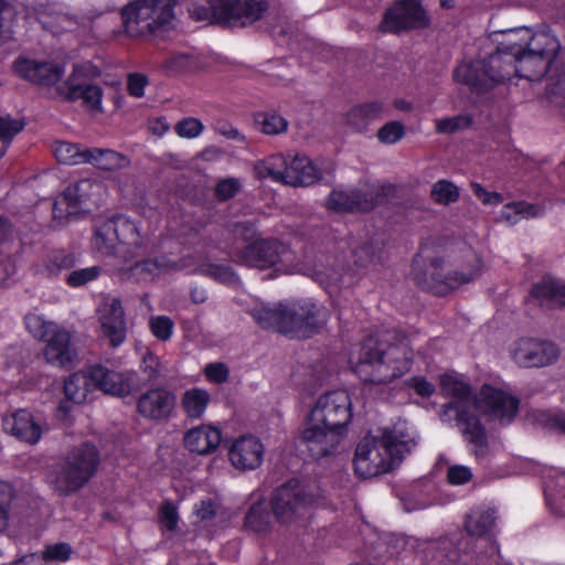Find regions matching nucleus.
Masks as SVG:
<instances>
[{
  "mask_svg": "<svg viewBox=\"0 0 565 565\" xmlns=\"http://www.w3.org/2000/svg\"><path fill=\"white\" fill-rule=\"evenodd\" d=\"M472 119L468 115H458L450 118H440L435 121L438 134H454L469 127Z\"/></svg>",
  "mask_w": 565,
  "mask_h": 565,
  "instance_id": "obj_48",
  "label": "nucleus"
},
{
  "mask_svg": "<svg viewBox=\"0 0 565 565\" xmlns=\"http://www.w3.org/2000/svg\"><path fill=\"white\" fill-rule=\"evenodd\" d=\"M140 367L148 381H153L160 375V362L151 352L143 355Z\"/></svg>",
  "mask_w": 565,
  "mask_h": 565,
  "instance_id": "obj_59",
  "label": "nucleus"
},
{
  "mask_svg": "<svg viewBox=\"0 0 565 565\" xmlns=\"http://www.w3.org/2000/svg\"><path fill=\"white\" fill-rule=\"evenodd\" d=\"M287 185L308 186L318 181L320 171L313 162L303 154H296L289 160L287 171Z\"/></svg>",
  "mask_w": 565,
  "mask_h": 565,
  "instance_id": "obj_29",
  "label": "nucleus"
},
{
  "mask_svg": "<svg viewBox=\"0 0 565 565\" xmlns=\"http://www.w3.org/2000/svg\"><path fill=\"white\" fill-rule=\"evenodd\" d=\"M245 527L257 534L267 533L271 529V515L265 503L253 504L245 515Z\"/></svg>",
  "mask_w": 565,
  "mask_h": 565,
  "instance_id": "obj_38",
  "label": "nucleus"
},
{
  "mask_svg": "<svg viewBox=\"0 0 565 565\" xmlns=\"http://www.w3.org/2000/svg\"><path fill=\"white\" fill-rule=\"evenodd\" d=\"M177 0H134L121 10L126 33L140 38L171 24Z\"/></svg>",
  "mask_w": 565,
  "mask_h": 565,
  "instance_id": "obj_8",
  "label": "nucleus"
},
{
  "mask_svg": "<svg viewBox=\"0 0 565 565\" xmlns=\"http://www.w3.org/2000/svg\"><path fill=\"white\" fill-rule=\"evenodd\" d=\"M288 164L289 160L284 154H271L257 161L254 166V172L258 179H270L287 184Z\"/></svg>",
  "mask_w": 565,
  "mask_h": 565,
  "instance_id": "obj_30",
  "label": "nucleus"
},
{
  "mask_svg": "<svg viewBox=\"0 0 565 565\" xmlns=\"http://www.w3.org/2000/svg\"><path fill=\"white\" fill-rule=\"evenodd\" d=\"M94 388L114 396H126L131 391V375L102 365L90 367Z\"/></svg>",
  "mask_w": 565,
  "mask_h": 565,
  "instance_id": "obj_25",
  "label": "nucleus"
},
{
  "mask_svg": "<svg viewBox=\"0 0 565 565\" xmlns=\"http://www.w3.org/2000/svg\"><path fill=\"white\" fill-rule=\"evenodd\" d=\"M507 210H513L515 214L524 218L539 217L544 214V206L540 204H532L524 201L514 202L505 205Z\"/></svg>",
  "mask_w": 565,
  "mask_h": 565,
  "instance_id": "obj_54",
  "label": "nucleus"
},
{
  "mask_svg": "<svg viewBox=\"0 0 565 565\" xmlns=\"http://www.w3.org/2000/svg\"><path fill=\"white\" fill-rule=\"evenodd\" d=\"M436 548L438 550L441 559H446L451 564H467V562L462 559L461 551L456 540L441 537L436 542Z\"/></svg>",
  "mask_w": 565,
  "mask_h": 565,
  "instance_id": "obj_45",
  "label": "nucleus"
},
{
  "mask_svg": "<svg viewBox=\"0 0 565 565\" xmlns=\"http://www.w3.org/2000/svg\"><path fill=\"white\" fill-rule=\"evenodd\" d=\"M417 445V436L405 422L396 423L381 436L366 435L355 448L354 471L363 479L386 473L398 466Z\"/></svg>",
  "mask_w": 565,
  "mask_h": 565,
  "instance_id": "obj_3",
  "label": "nucleus"
},
{
  "mask_svg": "<svg viewBox=\"0 0 565 565\" xmlns=\"http://www.w3.org/2000/svg\"><path fill=\"white\" fill-rule=\"evenodd\" d=\"M546 89L551 96H561L565 100V73L548 75Z\"/></svg>",
  "mask_w": 565,
  "mask_h": 565,
  "instance_id": "obj_62",
  "label": "nucleus"
},
{
  "mask_svg": "<svg viewBox=\"0 0 565 565\" xmlns=\"http://www.w3.org/2000/svg\"><path fill=\"white\" fill-rule=\"evenodd\" d=\"M76 263L75 255L65 250L53 252L45 262V267L51 275H56L63 269L72 268Z\"/></svg>",
  "mask_w": 565,
  "mask_h": 565,
  "instance_id": "obj_44",
  "label": "nucleus"
},
{
  "mask_svg": "<svg viewBox=\"0 0 565 565\" xmlns=\"http://www.w3.org/2000/svg\"><path fill=\"white\" fill-rule=\"evenodd\" d=\"M93 388L94 384L90 377V367L87 372H76L72 374L64 383L66 398L75 404L84 403Z\"/></svg>",
  "mask_w": 565,
  "mask_h": 565,
  "instance_id": "obj_32",
  "label": "nucleus"
},
{
  "mask_svg": "<svg viewBox=\"0 0 565 565\" xmlns=\"http://www.w3.org/2000/svg\"><path fill=\"white\" fill-rule=\"evenodd\" d=\"M267 9L266 0H198L189 13L196 21L246 26L259 20Z\"/></svg>",
  "mask_w": 565,
  "mask_h": 565,
  "instance_id": "obj_7",
  "label": "nucleus"
},
{
  "mask_svg": "<svg viewBox=\"0 0 565 565\" xmlns=\"http://www.w3.org/2000/svg\"><path fill=\"white\" fill-rule=\"evenodd\" d=\"M3 427L18 439L31 445L36 444L42 435L41 426L34 420L31 413L25 409H19L11 418H7Z\"/></svg>",
  "mask_w": 565,
  "mask_h": 565,
  "instance_id": "obj_28",
  "label": "nucleus"
},
{
  "mask_svg": "<svg viewBox=\"0 0 565 565\" xmlns=\"http://www.w3.org/2000/svg\"><path fill=\"white\" fill-rule=\"evenodd\" d=\"M44 341V356L49 363L61 367L72 364L76 353L71 345V334L66 330L56 328Z\"/></svg>",
  "mask_w": 565,
  "mask_h": 565,
  "instance_id": "obj_26",
  "label": "nucleus"
},
{
  "mask_svg": "<svg viewBox=\"0 0 565 565\" xmlns=\"http://www.w3.org/2000/svg\"><path fill=\"white\" fill-rule=\"evenodd\" d=\"M152 334L161 340L167 341L170 339L173 330V321L166 316L152 317L149 321Z\"/></svg>",
  "mask_w": 565,
  "mask_h": 565,
  "instance_id": "obj_52",
  "label": "nucleus"
},
{
  "mask_svg": "<svg viewBox=\"0 0 565 565\" xmlns=\"http://www.w3.org/2000/svg\"><path fill=\"white\" fill-rule=\"evenodd\" d=\"M100 274L99 266L86 267L77 270H73L66 278L68 286L77 288L86 285L89 281L97 279Z\"/></svg>",
  "mask_w": 565,
  "mask_h": 565,
  "instance_id": "obj_49",
  "label": "nucleus"
},
{
  "mask_svg": "<svg viewBox=\"0 0 565 565\" xmlns=\"http://www.w3.org/2000/svg\"><path fill=\"white\" fill-rule=\"evenodd\" d=\"M310 416L316 422H322L343 431L352 419V403L344 390L330 391L321 395L311 408Z\"/></svg>",
  "mask_w": 565,
  "mask_h": 565,
  "instance_id": "obj_16",
  "label": "nucleus"
},
{
  "mask_svg": "<svg viewBox=\"0 0 565 565\" xmlns=\"http://www.w3.org/2000/svg\"><path fill=\"white\" fill-rule=\"evenodd\" d=\"M536 420L547 428H555L565 433V414L540 413Z\"/></svg>",
  "mask_w": 565,
  "mask_h": 565,
  "instance_id": "obj_60",
  "label": "nucleus"
},
{
  "mask_svg": "<svg viewBox=\"0 0 565 565\" xmlns=\"http://www.w3.org/2000/svg\"><path fill=\"white\" fill-rule=\"evenodd\" d=\"M328 320V310L310 301L284 303L280 332L309 337L321 329Z\"/></svg>",
  "mask_w": 565,
  "mask_h": 565,
  "instance_id": "obj_14",
  "label": "nucleus"
},
{
  "mask_svg": "<svg viewBox=\"0 0 565 565\" xmlns=\"http://www.w3.org/2000/svg\"><path fill=\"white\" fill-rule=\"evenodd\" d=\"M89 148L67 141H56L53 145V153L56 160L64 164L87 163Z\"/></svg>",
  "mask_w": 565,
  "mask_h": 565,
  "instance_id": "obj_36",
  "label": "nucleus"
},
{
  "mask_svg": "<svg viewBox=\"0 0 565 565\" xmlns=\"http://www.w3.org/2000/svg\"><path fill=\"white\" fill-rule=\"evenodd\" d=\"M561 50L558 39L548 31L535 33L531 46L515 57L514 74L527 81H539L547 72H552V64Z\"/></svg>",
  "mask_w": 565,
  "mask_h": 565,
  "instance_id": "obj_9",
  "label": "nucleus"
},
{
  "mask_svg": "<svg viewBox=\"0 0 565 565\" xmlns=\"http://www.w3.org/2000/svg\"><path fill=\"white\" fill-rule=\"evenodd\" d=\"M184 446L198 455L213 452L222 440L221 430L210 425H201L184 435Z\"/></svg>",
  "mask_w": 565,
  "mask_h": 565,
  "instance_id": "obj_27",
  "label": "nucleus"
},
{
  "mask_svg": "<svg viewBox=\"0 0 565 565\" xmlns=\"http://www.w3.org/2000/svg\"><path fill=\"white\" fill-rule=\"evenodd\" d=\"M102 185L90 180H81L70 184L63 192V196L54 203V217H63L64 206L67 215L79 212H88L97 202L94 199L99 193Z\"/></svg>",
  "mask_w": 565,
  "mask_h": 565,
  "instance_id": "obj_19",
  "label": "nucleus"
},
{
  "mask_svg": "<svg viewBox=\"0 0 565 565\" xmlns=\"http://www.w3.org/2000/svg\"><path fill=\"white\" fill-rule=\"evenodd\" d=\"M242 183L237 178H225L215 185V196L218 201H227L234 198L241 190Z\"/></svg>",
  "mask_w": 565,
  "mask_h": 565,
  "instance_id": "obj_50",
  "label": "nucleus"
},
{
  "mask_svg": "<svg viewBox=\"0 0 565 565\" xmlns=\"http://www.w3.org/2000/svg\"><path fill=\"white\" fill-rule=\"evenodd\" d=\"M430 198L437 204L449 205L458 201L459 189L451 181L441 179L431 185Z\"/></svg>",
  "mask_w": 565,
  "mask_h": 565,
  "instance_id": "obj_42",
  "label": "nucleus"
},
{
  "mask_svg": "<svg viewBox=\"0 0 565 565\" xmlns=\"http://www.w3.org/2000/svg\"><path fill=\"white\" fill-rule=\"evenodd\" d=\"M203 124L193 117L184 118L175 126V131L183 138H195L203 131Z\"/></svg>",
  "mask_w": 565,
  "mask_h": 565,
  "instance_id": "obj_53",
  "label": "nucleus"
},
{
  "mask_svg": "<svg viewBox=\"0 0 565 565\" xmlns=\"http://www.w3.org/2000/svg\"><path fill=\"white\" fill-rule=\"evenodd\" d=\"M97 313L103 334L109 339L113 347L120 345L126 339L125 313L120 300L105 298Z\"/></svg>",
  "mask_w": 565,
  "mask_h": 565,
  "instance_id": "obj_22",
  "label": "nucleus"
},
{
  "mask_svg": "<svg viewBox=\"0 0 565 565\" xmlns=\"http://www.w3.org/2000/svg\"><path fill=\"white\" fill-rule=\"evenodd\" d=\"M412 270L419 287L441 296L475 280L481 273V260L471 248H466L460 258L445 262L444 258L437 257L424 268L422 257L417 255L413 260Z\"/></svg>",
  "mask_w": 565,
  "mask_h": 565,
  "instance_id": "obj_5",
  "label": "nucleus"
},
{
  "mask_svg": "<svg viewBox=\"0 0 565 565\" xmlns=\"http://www.w3.org/2000/svg\"><path fill=\"white\" fill-rule=\"evenodd\" d=\"M473 194L486 205H499L504 199L499 192L487 191L481 184L477 182L471 183Z\"/></svg>",
  "mask_w": 565,
  "mask_h": 565,
  "instance_id": "obj_57",
  "label": "nucleus"
},
{
  "mask_svg": "<svg viewBox=\"0 0 565 565\" xmlns=\"http://www.w3.org/2000/svg\"><path fill=\"white\" fill-rule=\"evenodd\" d=\"M25 127L23 118H14L10 115L2 116V154L4 148H8L14 136L20 134Z\"/></svg>",
  "mask_w": 565,
  "mask_h": 565,
  "instance_id": "obj_46",
  "label": "nucleus"
},
{
  "mask_svg": "<svg viewBox=\"0 0 565 565\" xmlns=\"http://www.w3.org/2000/svg\"><path fill=\"white\" fill-rule=\"evenodd\" d=\"M13 71L20 77L45 87L56 85L65 73L61 64L23 57L14 62Z\"/></svg>",
  "mask_w": 565,
  "mask_h": 565,
  "instance_id": "obj_21",
  "label": "nucleus"
},
{
  "mask_svg": "<svg viewBox=\"0 0 565 565\" xmlns=\"http://www.w3.org/2000/svg\"><path fill=\"white\" fill-rule=\"evenodd\" d=\"M502 34L503 40L494 52L459 64L452 73L454 79L478 94L510 79L514 74L515 57L531 46L535 33L529 28H519Z\"/></svg>",
  "mask_w": 565,
  "mask_h": 565,
  "instance_id": "obj_2",
  "label": "nucleus"
},
{
  "mask_svg": "<svg viewBox=\"0 0 565 565\" xmlns=\"http://www.w3.org/2000/svg\"><path fill=\"white\" fill-rule=\"evenodd\" d=\"M440 390L450 399L441 406L440 420L459 429L477 459L486 457L489 452L487 431L476 412L508 425L516 416L519 399L491 385H483L476 396L468 383L447 374L440 377Z\"/></svg>",
  "mask_w": 565,
  "mask_h": 565,
  "instance_id": "obj_1",
  "label": "nucleus"
},
{
  "mask_svg": "<svg viewBox=\"0 0 565 565\" xmlns=\"http://www.w3.org/2000/svg\"><path fill=\"white\" fill-rule=\"evenodd\" d=\"M255 122L259 127V130L268 136L285 134L288 129V121L275 111L256 114Z\"/></svg>",
  "mask_w": 565,
  "mask_h": 565,
  "instance_id": "obj_40",
  "label": "nucleus"
},
{
  "mask_svg": "<svg viewBox=\"0 0 565 565\" xmlns=\"http://www.w3.org/2000/svg\"><path fill=\"white\" fill-rule=\"evenodd\" d=\"M238 264L260 270L279 266L277 270L288 271L297 266L292 250L284 243L274 239H255L235 253Z\"/></svg>",
  "mask_w": 565,
  "mask_h": 565,
  "instance_id": "obj_11",
  "label": "nucleus"
},
{
  "mask_svg": "<svg viewBox=\"0 0 565 565\" xmlns=\"http://www.w3.org/2000/svg\"><path fill=\"white\" fill-rule=\"evenodd\" d=\"M404 126L398 121H391L381 127L377 131V138L382 143L393 145L404 136Z\"/></svg>",
  "mask_w": 565,
  "mask_h": 565,
  "instance_id": "obj_51",
  "label": "nucleus"
},
{
  "mask_svg": "<svg viewBox=\"0 0 565 565\" xmlns=\"http://www.w3.org/2000/svg\"><path fill=\"white\" fill-rule=\"evenodd\" d=\"M414 351L407 337L366 338L360 349L355 372L364 382L387 384L411 371Z\"/></svg>",
  "mask_w": 565,
  "mask_h": 565,
  "instance_id": "obj_4",
  "label": "nucleus"
},
{
  "mask_svg": "<svg viewBox=\"0 0 565 565\" xmlns=\"http://www.w3.org/2000/svg\"><path fill=\"white\" fill-rule=\"evenodd\" d=\"M198 270L223 284L232 285L237 281V276L228 266L206 264L202 265Z\"/></svg>",
  "mask_w": 565,
  "mask_h": 565,
  "instance_id": "obj_47",
  "label": "nucleus"
},
{
  "mask_svg": "<svg viewBox=\"0 0 565 565\" xmlns=\"http://www.w3.org/2000/svg\"><path fill=\"white\" fill-rule=\"evenodd\" d=\"M204 375L210 382L222 384L227 382L230 369L222 362L209 363L204 367Z\"/></svg>",
  "mask_w": 565,
  "mask_h": 565,
  "instance_id": "obj_55",
  "label": "nucleus"
},
{
  "mask_svg": "<svg viewBox=\"0 0 565 565\" xmlns=\"http://www.w3.org/2000/svg\"><path fill=\"white\" fill-rule=\"evenodd\" d=\"M408 385L420 396L429 397L435 392V386L426 379L414 376L408 381Z\"/></svg>",
  "mask_w": 565,
  "mask_h": 565,
  "instance_id": "obj_63",
  "label": "nucleus"
},
{
  "mask_svg": "<svg viewBox=\"0 0 565 565\" xmlns=\"http://www.w3.org/2000/svg\"><path fill=\"white\" fill-rule=\"evenodd\" d=\"M344 435L345 431L331 427L327 423L316 422L312 416L308 415L301 431V443L312 458L320 459L333 454Z\"/></svg>",
  "mask_w": 565,
  "mask_h": 565,
  "instance_id": "obj_18",
  "label": "nucleus"
},
{
  "mask_svg": "<svg viewBox=\"0 0 565 565\" xmlns=\"http://www.w3.org/2000/svg\"><path fill=\"white\" fill-rule=\"evenodd\" d=\"M252 317L263 329H273L280 332V324L284 317V303L275 307L258 306L252 310Z\"/></svg>",
  "mask_w": 565,
  "mask_h": 565,
  "instance_id": "obj_39",
  "label": "nucleus"
},
{
  "mask_svg": "<svg viewBox=\"0 0 565 565\" xmlns=\"http://www.w3.org/2000/svg\"><path fill=\"white\" fill-rule=\"evenodd\" d=\"M159 518L161 524L169 531H174L178 526L179 522V514L177 511L175 505L170 502L166 501L159 510Z\"/></svg>",
  "mask_w": 565,
  "mask_h": 565,
  "instance_id": "obj_56",
  "label": "nucleus"
},
{
  "mask_svg": "<svg viewBox=\"0 0 565 565\" xmlns=\"http://www.w3.org/2000/svg\"><path fill=\"white\" fill-rule=\"evenodd\" d=\"M175 406V395L164 388H152L141 394L137 401L138 413L150 420H162L171 416Z\"/></svg>",
  "mask_w": 565,
  "mask_h": 565,
  "instance_id": "obj_24",
  "label": "nucleus"
},
{
  "mask_svg": "<svg viewBox=\"0 0 565 565\" xmlns=\"http://www.w3.org/2000/svg\"><path fill=\"white\" fill-rule=\"evenodd\" d=\"M96 75L90 64H76L67 79L56 87V94L66 102L81 99L83 106L92 113H104L103 89L89 81Z\"/></svg>",
  "mask_w": 565,
  "mask_h": 565,
  "instance_id": "obj_12",
  "label": "nucleus"
},
{
  "mask_svg": "<svg viewBox=\"0 0 565 565\" xmlns=\"http://www.w3.org/2000/svg\"><path fill=\"white\" fill-rule=\"evenodd\" d=\"M558 348L550 341L520 339L512 350L513 360L523 367H543L554 363Z\"/></svg>",
  "mask_w": 565,
  "mask_h": 565,
  "instance_id": "obj_20",
  "label": "nucleus"
},
{
  "mask_svg": "<svg viewBox=\"0 0 565 565\" xmlns=\"http://www.w3.org/2000/svg\"><path fill=\"white\" fill-rule=\"evenodd\" d=\"M189 65V57L184 54L172 55L166 60L163 67L172 73L177 74L182 72Z\"/></svg>",
  "mask_w": 565,
  "mask_h": 565,
  "instance_id": "obj_64",
  "label": "nucleus"
},
{
  "mask_svg": "<svg viewBox=\"0 0 565 565\" xmlns=\"http://www.w3.org/2000/svg\"><path fill=\"white\" fill-rule=\"evenodd\" d=\"M447 478L451 484H465L471 480L472 472L467 466L454 465L448 468Z\"/></svg>",
  "mask_w": 565,
  "mask_h": 565,
  "instance_id": "obj_58",
  "label": "nucleus"
},
{
  "mask_svg": "<svg viewBox=\"0 0 565 565\" xmlns=\"http://www.w3.org/2000/svg\"><path fill=\"white\" fill-rule=\"evenodd\" d=\"M390 189L391 186L364 182L349 191L335 190L328 196L327 206L335 212H367L375 207L380 198Z\"/></svg>",
  "mask_w": 565,
  "mask_h": 565,
  "instance_id": "obj_15",
  "label": "nucleus"
},
{
  "mask_svg": "<svg viewBox=\"0 0 565 565\" xmlns=\"http://www.w3.org/2000/svg\"><path fill=\"white\" fill-rule=\"evenodd\" d=\"M71 554L72 548L67 543H58L49 546L44 553V557L46 559L65 562L70 558Z\"/></svg>",
  "mask_w": 565,
  "mask_h": 565,
  "instance_id": "obj_61",
  "label": "nucleus"
},
{
  "mask_svg": "<svg viewBox=\"0 0 565 565\" xmlns=\"http://www.w3.org/2000/svg\"><path fill=\"white\" fill-rule=\"evenodd\" d=\"M428 24L429 20L418 0H398L385 11L380 30L397 34Z\"/></svg>",
  "mask_w": 565,
  "mask_h": 565,
  "instance_id": "obj_17",
  "label": "nucleus"
},
{
  "mask_svg": "<svg viewBox=\"0 0 565 565\" xmlns=\"http://www.w3.org/2000/svg\"><path fill=\"white\" fill-rule=\"evenodd\" d=\"M383 105L379 102H371L353 107L347 115V122L356 131H363L366 127L382 118Z\"/></svg>",
  "mask_w": 565,
  "mask_h": 565,
  "instance_id": "obj_31",
  "label": "nucleus"
},
{
  "mask_svg": "<svg viewBox=\"0 0 565 565\" xmlns=\"http://www.w3.org/2000/svg\"><path fill=\"white\" fill-rule=\"evenodd\" d=\"M25 326L29 332L39 340H45L51 333L58 328L55 323L45 321L43 317L29 313L25 317Z\"/></svg>",
  "mask_w": 565,
  "mask_h": 565,
  "instance_id": "obj_43",
  "label": "nucleus"
},
{
  "mask_svg": "<svg viewBox=\"0 0 565 565\" xmlns=\"http://www.w3.org/2000/svg\"><path fill=\"white\" fill-rule=\"evenodd\" d=\"M313 500L315 497L307 486L291 480L274 491L270 505L276 520L287 524L301 518L311 507Z\"/></svg>",
  "mask_w": 565,
  "mask_h": 565,
  "instance_id": "obj_13",
  "label": "nucleus"
},
{
  "mask_svg": "<svg viewBox=\"0 0 565 565\" xmlns=\"http://www.w3.org/2000/svg\"><path fill=\"white\" fill-rule=\"evenodd\" d=\"M145 242L138 224L125 215L98 223L92 241L94 248L104 255L115 253L119 245L125 246L127 252H134L142 247Z\"/></svg>",
  "mask_w": 565,
  "mask_h": 565,
  "instance_id": "obj_10",
  "label": "nucleus"
},
{
  "mask_svg": "<svg viewBox=\"0 0 565 565\" xmlns=\"http://www.w3.org/2000/svg\"><path fill=\"white\" fill-rule=\"evenodd\" d=\"M87 156V163L100 170H119L129 164V159L126 156L110 149L89 148Z\"/></svg>",
  "mask_w": 565,
  "mask_h": 565,
  "instance_id": "obj_33",
  "label": "nucleus"
},
{
  "mask_svg": "<svg viewBox=\"0 0 565 565\" xmlns=\"http://www.w3.org/2000/svg\"><path fill=\"white\" fill-rule=\"evenodd\" d=\"M494 520L493 510H476L467 515L465 529L470 536L482 537L491 531Z\"/></svg>",
  "mask_w": 565,
  "mask_h": 565,
  "instance_id": "obj_37",
  "label": "nucleus"
},
{
  "mask_svg": "<svg viewBox=\"0 0 565 565\" xmlns=\"http://www.w3.org/2000/svg\"><path fill=\"white\" fill-rule=\"evenodd\" d=\"M99 463L98 449L92 444H82L50 468L46 483L60 498L74 495L97 473Z\"/></svg>",
  "mask_w": 565,
  "mask_h": 565,
  "instance_id": "obj_6",
  "label": "nucleus"
},
{
  "mask_svg": "<svg viewBox=\"0 0 565 565\" xmlns=\"http://www.w3.org/2000/svg\"><path fill=\"white\" fill-rule=\"evenodd\" d=\"M264 446L259 438L253 435L241 436L228 449L231 463L238 470H255L264 459Z\"/></svg>",
  "mask_w": 565,
  "mask_h": 565,
  "instance_id": "obj_23",
  "label": "nucleus"
},
{
  "mask_svg": "<svg viewBox=\"0 0 565 565\" xmlns=\"http://www.w3.org/2000/svg\"><path fill=\"white\" fill-rule=\"evenodd\" d=\"M532 295L543 303L552 307L565 308V284L546 280L534 285L532 288Z\"/></svg>",
  "mask_w": 565,
  "mask_h": 565,
  "instance_id": "obj_35",
  "label": "nucleus"
},
{
  "mask_svg": "<svg viewBox=\"0 0 565 565\" xmlns=\"http://www.w3.org/2000/svg\"><path fill=\"white\" fill-rule=\"evenodd\" d=\"M210 401L211 396L205 390L190 388L182 395L181 407L186 417L198 419L204 414Z\"/></svg>",
  "mask_w": 565,
  "mask_h": 565,
  "instance_id": "obj_34",
  "label": "nucleus"
},
{
  "mask_svg": "<svg viewBox=\"0 0 565 565\" xmlns=\"http://www.w3.org/2000/svg\"><path fill=\"white\" fill-rule=\"evenodd\" d=\"M159 273V265L152 259L137 262L129 268L121 270V278L132 281H147L153 279Z\"/></svg>",
  "mask_w": 565,
  "mask_h": 565,
  "instance_id": "obj_41",
  "label": "nucleus"
}]
</instances>
